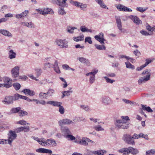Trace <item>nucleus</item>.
<instances>
[{
	"instance_id": "58836bf2",
	"label": "nucleus",
	"mask_w": 155,
	"mask_h": 155,
	"mask_svg": "<svg viewBox=\"0 0 155 155\" xmlns=\"http://www.w3.org/2000/svg\"><path fill=\"white\" fill-rule=\"evenodd\" d=\"M140 33L143 35L147 36L150 35H152L153 32H151L150 33L147 31H145L144 30H142L140 31Z\"/></svg>"
},
{
	"instance_id": "4be33fe9",
	"label": "nucleus",
	"mask_w": 155,
	"mask_h": 155,
	"mask_svg": "<svg viewBox=\"0 0 155 155\" xmlns=\"http://www.w3.org/2000/svg\"><path fill=\"white\" fill-rule=\"evenodd\" d=\"M46 145L55 146L56 145V141L52 139H47L45 142Z\"/></svg>"
},
{
	"instance_id": "f704fd0d",
	"label": "nucleus",
	"mask_w": 155,
	"mask_h": 155,
	"mask_svg": "<svg viewBox=\"0 0 155 155\" xmlns=\"http://www.w3.org/2000/svg\"><path fill=\"white\" fill-rule=\"evenodd\" d=\"M21 98L22 99H24L25 100L27 101H28L30 102V101H33V99L31 100L29 99L28 97L25 96H22L21 95H20L19 94V99Z\"/></svg>"
},
{
	"instance_id": "72a5a7b5",
	"label": "nucleus",
	"mask_w": 155,
	"mask_h": 155,
	"mask_svg": "<svg viewBox=\"0 0 155 155\" xmlns=\"http://www.w3.org/2000/svg\"><path fill=\"white\" fill-rule=\"evenodd\" d=\"M151 71L150 69H146L143 71L141 74L142 75H144L146 74V76H147L148 75H150V76L151 75L150 72Z\"/></svg>"
},
{
	"instance_id": "bf43d9fd",
	"label": "nucleus",
	"mask_w": 155,
	"mask_h": 155,
	"mask_svg": "<svg viewBox=\"0 0 155 155\" xmlns=\"http://www.w3.org/2000/svg\"><path fill=\"white\" fill-rule=\"evenodd\" d=\"M95 80V76H91L89 78V82L91 84L93 83Z\"/></svg>"
},
{
	"instance_id": "b1692460",
	"label": "nucleus",
	"mask_w": 155,
	"mask_h": 155,
	"mask_svg": "<svg viewBox=\"0 0 155 155\" xmlns=\"http://www.w3.org/2000/svg\"><path fill=\"white\" fill-rule=\"evenodd\" d=\"M43 10L44 11L45 15L48 14H53L54 13L53 10L52 9L49 8H44L43 9Z\"/></svg>"
},
{
	"instance_id": "4c0bfd02",
	"label": "nucleus",
	"mask_w": 155,
	"mask_h": 155,
	"mask_svg": "<svg viewBox=\"0 0 155 155\" xmlns=\"http://www.w3.org/2000/svg\"><path fill=\"white\" fill-rule=\"evenodd\" d=\"M12 85L16 91L19 90L21 86L20 84L18 83H15L13 84Z\"/></svg>"
},
{
	"instance_id": "39448f33",
	"label": "nucleus",
	"mask_w": 155,
	"mask_h": 155,
	"mask_svg": "<svg viewBox=\"0 0 155 155\" xmlns=\"http://www.w3.org/2000/svg\"><path fill=\"white\" fill-rule=\"evenodd\" d=\"M86 155H91L92 154L97 155H103L107 153V151L104 150H101L97 151H92L88 150H86Z\"/></svg>"
},
{
	"instance_id": "423d86ee",
	"label": "nucleus",
	"mask_w": 155,
	"mask_h": 155,
	"mask_svg": "<svg viewBox=\"0 0 155 155\" xmlns=\"http://www.w3.org/2000/svg\"><path fill=\"white\" fill-rule=\"evenodd\" d=\"M8 139L5 140V141H8V143L10 144L12 141L17 137V134L14 131L10 130L8 134Z\"/></svg>"
},
{
	"instance_id": "6e6d98bb",
	"label": "nucleus",
	"mask_w": 155,
	"mask_h": 155,
	"mask_svg": "<svg viewBox=\"0 0 155 155\" xmlns=\"http://www.w3.org/2000/svg\"><path fill=\"white\" fill-rule=\"evenodd\" d=\"M51 2L54 4H56L60 6V3L59 0H51Z\"/></svg>"
},
{
	"instance_id": "de8ad7c7",
	"label": "nucleus",
	"mask_w": 155,
	"mask_h": 155,
	"mask_svg": "<svg viewBox=\"0 0 155 155\" xmlns=\"http://www.w3.org/2000/svg\"><path fill=\"white\" fill-rule=\"evenodd\" d=\"M28 114V113L27 112L20 109L18 114L20 116H23L25 115H27Z\"/></svg>"
},
{
	"instance_id": "5fc2aeb1",
	"label": "nucleus",
	"mask_w": 155,
	"mask_h": 155,
	"mask_svg": "<svg viewBox=\"0 0 155 155\" xmlns=\"http://www.w3.org/2000/svg\"><path fill=\"white\" fill-rule=\"evenodd\" d=\"M87 42L89 44H91L92 41L91 39V38L90 37H87L85 38V42Z\"/></svg>"
},
{
	"instance_id": "f257e3e1",
	"label": "nucleus",
	"mask_w": 155,
	"mask_h": 155,
	"mask_svg": "<svg viewBox=\"0 0 155 155\" xmlns=\"http://www.w3.org/2000/svg\"><path fill=\"white\" fill-rule=\"evenodd\" d=\"M19 94H15L13 96H7L5 98V100L2 101V102L5 104H12L14 101H16L19 99Z\"/></svg>"
},
{
	"instance_id": "9b49d317",
	"label": "nucleus",
	"mask_w": 155,
	"mask_h": 155,
	"mask_svg": "<svg viewBox=\"0 0 155 155\" xmlns=\"http://www.w3.org/2000/svg\"><path fill=\"white\" fill-rule=\"evenodd\" d=\"M4 84H6V88H9L12 86V80L7 77H4L2 78Z\"/></svg>"
},
{
	"instance_id": "8fccbe9b",
	"label": "nucleus",
	"mask_w": 155,
	"mask_h": 155,
	"mask_svg": "<svg viewBox=\"0 0 155 155\" xmlns=\"http://www.w3.org/2000/svg\"><path fill=\"white\" fill-rule=\"evenodd\" d=\"M94 128L97 131H100L104 130V129L102 128L99 125L95 126L94 127Z\"/></svg>"
},
{
	"instance_id": "1a4fd4ad",
	"label": "nucleus",
	"mask_w": 155,
	"mask_h": 155,
	"mask_svg": "<svg viewBox=\"0 0 155 155\" xmlns=\"http://www.w3.org/2000/svg\"><path fill=\"white\" fill-rule=\"evenodd\" d=\"M115 18L118 29L121 32L124 33L125 30L122 28V23L120 16H115Z\"/></svg>"
},
{
	"instance_id": "79ce46f5",
	"label": "nucleus",
	"mask_w": 155,
	"mask_h": 155,
	"mask_svg": "<svg viewBox=\"0 0 155 155\" xmlns=\"http://www.w3.org/2000/svg\"><path fill=\"white\" fill-rule=\"evenodd\" d=\"M77 28L74 27H68L67 28V31L70 33H73L74 29H76Z\"/></svg>"
},
{
	"instance_id": "338daca9",
	"label": "nucleus",
	"mask_w": 155,
	"mask_h": 155,
	"mask_svg": "<svg viewBox=\"0 0 155 155\" xmlns=\"http://www.w3.org/2000/svg\"><path fill=\"white\" fill-rule=\"evenodd\" d=\"M122 121L125 122V123H128L127 121L129 120V117L128 116H122L121 117Z\"/></svg>"
},
{
	"instance_id": "680f3d73",
	"label": "nucleus",
	"mask_w": 155,
	"mask_h": 155,
	"mask_svg": "<svg viewBox=\"0 0 155 155\" xmlns=\"http://www.w3.org/2000/svg\"><path fill=\"white\" fill-rule=\"evenodd\" d=\"M147 9V8L146 9H143V8L142 7H137L136 8L137 10L140 12H143L145 11Z\"/></svg>"
},
{
	"instance_id": "e2e57ef3",
	"label": "nucleus",
	"mask_w": 155,
	"mask_h": 155,
	"mask_svg": "<svg viewBox=\"0 0 155 155\" xmlns=\"http://www.w3.org/2000/svg\"><path fill=\"white\" fill-rule=\"evenodd\" d=\"M17 124H20L22 125H25L26 124V122L24 120H21L18 121L17 122Z\"/></svg>"
},
{
	"instance_id": "20e7f679",
	"label": "nucleus",
	"mask_w": 155,
	"mask_h": 155,
	"mask_svg": "<svg viewBox=\"0 0 155 155\" xmlns=\"http://www.w3.org/2000/svg\"><path fill=\"white\" fill-rule=\"evenodd\" d=\"M123 139L126 143L132 145L135 144L134 137L129 134H126L124 135Z\"/></svg>"
},
{
	"instance_id": "aec40b11",
	"label": "nucleus",
	"mask_w": 155,
	"mask_h": 155,
	"mask_svg": "<svg viewBox=\"0 0 155 155\" xmlns=\"http://www.w3.org/2000/svg\"><path fill=\"white\" fill-rule=\"evenodd\" d=\"M0 33L9 37H12V35L11 33L5 29H0Z\"/></svg>"
},
{
	"instance_id": "7ed1b4c3",
	"label": "nucleus",
	"mask_w": 155,
	"mask_h": 155,
	"mask_svg": "<svg viewBox=\"0 0 155 155\" xmlns=\"http://www.w3.org/2000/svg\"><path fill=\"white\" fill-rule=\"evenodd\" d=\"M116 128L117 129H127L129 127V123H125V122L120 120H116L115 122Z\"/></svg>"
},
{
	"instance_id": "f03ea898",
	"label": "nucleus",
	"mask_w": 155,
	"mask_h": 155,
	"mask_svg": "<svg viewBox=\"0 0 155 155\" xmlns=\"http://www.w3.org/2000/svg\"><path fill=\"white\" fill-rule=\"evenodd\" d=\"M120 153H123V154H128L129 153L133 154H136L139 153L138 150L132 147H129L128 148H124L120 149L118 150Z\"/></svg>"
},
{
	"instance_id": "c03bdc74",
	"label": "nucleus",
	"mask_w": 155,
	"mask_h": 155,
	"mask_svg": "<svg viewBox=\"0 0 155 155\" xmlns=\"http://www.w3.org/2000/svg\"><path fill=\"white\" fill-rule=\"evenodd\" d=\"M104 37V34L102 32L100 33L98 35H95L94 36V38L97 40L98 41V40L100 39L101 38Z\"/></svg>"
},
{
	"instance_id": "ddd939ff",
	"label": "nucleus",
	"mask_w": 155,
	"mask_h": 155,
	"mask_svg": "<svg viewBox=\"0 0 155 155\" xmlns=\"http://www.w3.org/2000/svg\"><path fill=\"white\" fill-rule=\"evenodd\" d=\"M78 59L79 61L81 63L84 64L87 66H89L91 65V63L89 60L84 57H78Z\"/></svg>"
},
{
	"instance_id": "a211bd4d",
	"label": "nucleus",
	"mask_w": 155,
	"mask_h": 155,
	"mask_svg": "<svg viewBox=\"0 0 155 155\" xmlns=\"http://www.w3.org/2000/svg\"><path fill=\"white\" fill-rule=\"evenodd\" d=\"M36 151L39 153H48L50 155L52 153V151L51 150L43 148H40L37 149Z\"/></svg>"
},
{
	"instance_id": "2eb2a0df",
	"label": "nucleus",
	"mask_w": 155,
	"mask_h": 155,
	"mask_svg": "<svg viewBox=\"0 0 155 155\" xmlns=\"http://www.w3.org/2000/svg\"><path fill=\"white\" fill-rule=\"evenodd\" d=\"M150 79V75H147V76H144L141 77L138 80V84L140 85L142 84L143 83H144L146 81L149 80Z\"/></svg>"
},
{
	"instance_id": "6e6552de",
	"label": "nucleus",
	"mask_w": 155,
	"mask_h": 155,
	"mask_svg": "<svg viewBox=\"0 0 155 155\" xmlns=\"http://www.w3.org/2000/svg\"><path fill=\"white\" fill-rule=\"evenodd\" d=\"M19 69L20 68L19 66H16L12 69L11 73L13 78H16L19 76Z\"/></svg>"
},
{
	"instance_id": "5701e85b",
	"label": "nucleus",
	"mask_w": 155,
	"mask_h": 155,
	"mask_svg": "<svg viewBox=\"0 0 155 155\" xmlns=\"http://www.w3.org/2000/svg\"><path fill=\"white\" fill-rule=\"evenodd\" d=\"M115 7L119 11H125V6L120 4H116L115 5Z\"/></svg>"
},
{
	"instance_id": "2f4dec72",
	"label": "nucleus",
	"mask_w": 155,
	"mask_h": 155,
	"mask_svg": "<svg viewBox=\"0 0 155 155\" xmlns=\"http://www.w3.org/2000/svg\"><path fill=\"white\" fill-rule=\"evenodd\" d=\"M20 109H21V108L19 107L16 108H13L11 110V112L12 113H18L19 114Z\"/></svg>"
},
{
	"instance_id": "774afa93",
	"label": "nucleus",
	"mask_w": 155,
	"mask_h": 155,
	"mask_svg": "<svg viewBox=\"0 0 155 155\" xmlns=\"http://www.w3.org/2000/svg\"><path fill=\"white\" fill-rule=\"evenodd\" d=\"M80 30L83 32H87V28L85 26H81L80 27Z\"/></svg>"
},
{
	"instance_id": "052dcab7",
	"label": "nucleus",
	"mask_w": 155,
	"mask_h": 155,
	"mask_svg": "<svg viewBox=\"0 0 155 155\" xmlns=\"http://www.w3.org/2000/svg\"><path fill=\"white\" fill-rule=\"evenodd\" d=\"M73 4L76 6L80 8L81 5V3L77 1H73Z\"/></svg>"
},
{
	"instance_id": "6ab92c4d",
	"label": "nucleus",
	"mask_w": 155,
	"mask_h": 155,
	"mask_svg": "<svg viewBox=\"0 0 155 155\" xmlns=\"http://www.w3.org/2000/svg\"><path fill=\"white\" fill-rule=\"evenodd\" d=\"M46 104L52 105L54 106L59 107V106L61 105L62 103L61 102L57 101H49L47 102Z\"/></svg>"
},
{
	"instance_id": "bb28decb",
	"label": "nucleus",
	"mask_w": 155,
	"mask_h": 155,
	"mask_svg": "<svg viewBox=\"0 0 155 155\" xmlns=\"http://www.w3.org/2000/svg\"><path fill=\"white\" fill-rule=\"evenodd\" d=\"M77 142V143L84 145H88V143L87 142L86 138H83L81 140L78 141Z\"/></svg>"
},
{
	"instance_id": "f8f14e48",
	"label": "nucleus",
	"mask_w": 155,
	"mask_h": 155,
	"mask_svg": "<svg viewBox=\"0 0 155 155\" xmlns=\"http://www.w3.org/2000/svg\"><path fill=\"white\" fill-rule=\"evenodd\" d=\"M72 120L68 119H63L58 121V124L60 126L63 125H69L71 124Z\"/></svg>"
},
{
	"instance_id": "13d9d810",
	"label": "nucleus",
	"mask_w": 155,
	"mask_h": 155,
	"mask_svg": "<svg viewBox=\"0 0 155 155\" xmlns=\"http://www.w3.org/2000/svg\"><path fill=\"white\" fill-rule=\"evenodd\" d=\"M23 130V127H18L15 130V131H14L15 132V133H20Z\"/></svg>"
},
{
	"instance_id": "c756f323",
	"label": "nucleus",
	"mask_w": 155,
	"mask_h": 155,
	"mask_svg": "<svg viewBox=\"0 0 155 155\" xmlns=\"http://www.w3.org/2000/svg\"><path fill=\"white\" fill-rule=\"evenodd\" d=\"M96 48L99 50H105L106 49V47L104 45H99L97 44H95L94 45Z\"/></svg>"
},
{
	"instance_id": "ea45409f",
	"label": "nucleus",
	"mask_w": 155,
	"mask_h": 155,
	"mask_svg": "<svg viewBox=\"0 0 155 155\" xmlns=\"http://www.w3.org/2000/svg\"><path fill=\"white\" fill-rule=\"evenodd\" d=\"M125 64L127 68H131L132 69H134L135 68V67L134 65L131 64L129 62H126Z\"/></svg>"
},
{
	"instance_id": "e433bc0d",
	"label": "nucleus",
	"mask_w": 155,
	"mask_h": 155,
	"mask_svg": "<svg viewBox=\"0 0 155 155\" xmlns=\"http://www.w3.org/2000/svg\"><path fill=\"white\" fill-rule=\"evenodd\" d=\"M64 137L67 139L68 140H73L75 139V137L71 134V133L67 135H66Z\"/></svg>"
},
{
	"instance_id": "c9c22d12",
	"label": "nucleus",
	"mask_w": 155,
	"mask_h": 155,
	"mask_svg": "<svg viewBox=\"0 0 155 155\" xmlns=\"http://www.w3.org/2000/svg\"><path fill=\"white\" fill-rule=\"evenodd\" d=\"M21 98L22 99H24L25 100L27 101H28L30 102V101H33V99L31 100L29 99L28 97L25 96H22L21 95H20L19 94V99Z\"/></svg>"
},
{
	"instance_id": "4468645a",
	"label": "nucleus",
	"mask_w": 155,
	"mask_h": 155,
	"mask_svg": "<svg viewBox=\"0 0 155 155\" xmlns=\"http://www.w3.org/2000/svg\"><path fill=\"white\" fill-rule=\"evenodd\" d=\"M129 17L137 25H139L142 23L141 21L137 16L130 15Z\"/></svg>"
},
{
	"instance_id": "0e129e2a",
	"label": "nucleus",
	"mask_w": 155,
	"mask_h": 155,
	"mask_svg": "<svg viewBox=\"0 0 155 155\" xmlns=\"http://www.w3.org/2000/svg\"><path fill=\"white\" fill-rule=\"evenodd\" d=\"M42 73V70L40 69H38L36 70V74L38 77L40 76Z\"/></svg>"
},
{
	"instance_id": "473e14b6",
	"label": "nucleus",
	"mask_w": 155,
	"mask_h": 155,
	"mask_svg": "<svg viewBox=\"0 0 155 155\" xmlns=\"http://www.w3.org/2000/svg\"><path fill=\"white\" fill-rule=\"evenodd\" d=\"M84 39V36L82 35L80 36H78L74 38V40L76 42L83 41Z\"/></svg>"
},
{
	"instance_id": "dca6fc26",
	"label": "nucleus",
	"mask_w": 155,
	"mask_h": 155,
	"mask_svg": "<svg viewBox=\"0 0 155 155\" xmlns=\"http://www.w3.org/2000/svg\"><path fill=\"white\" fill-rule=\"evenodd\" d=\"M22 92L26 95H28L31 96H33L35 94V93L34 91L28 89H24L22 90Z\"/></svg>"
},
{
	"instance_id": "412c9836",
	"label": "nucleus",
	"mask_w": 155,
	"mask_h": 155,
	"mask_svg": "<svg viewBox=\"0 0 155 155\" xmlns=\"http://www.w3.org/2000/svg\"><path fill=\"white\" fill-rule=\"evenodd\" d=\"M62 133L63 134V136L65 137L67 135L71 134V132L68 127H64L62 130Z\"/></svg>"
},
{
	"instance_id": "9d476101",
	"label": "nucleus",
	"mask_w": 155,
	"mask_h": 155,
	"mask_svg": "<svg viewBox=\"0 0 155 155\" xmlns=\"http://www.w3.org/2000/svg\"><path fill=\"white\" fill-rule=\"evenodd\" d=\"M111 100L110 98L106 96H104L102 97L101 102L102 103L105 105H110L111 103Z\"/></svg>"
},
{
	"instance_id": "0eeeda50",
	"label": "nucleus",
	"mask_w": 155,
	"mask_h": 155,
	"mask_svg": "<svg viewBox=\"0 0 155 155\" xmlns=\"http://www.w3.org/2000/svg\"><path fill=\"white\" fill-rule=\"evenodd\" d=\"M58 45L62 48H67L68 47V42L65 39H58L56 41Z\"/></svg>"
},
{
	"instance_id": "cd10ccee",
	"label": "nucleus",
	"mask_w": 155,
	"mask_h": 155,
	"mask_svg": "<svg viewBox=\"0 0 155 155\" xmlns=\"http://www.w3.org/2000/svg\"><path fill=\"white\" fill-rule=\"evenodd\" d=\"M141 106H142V108L144 110H146L149 112L151 113L153 112V110L150 107H147L146 105H144L143 104H141Z\"/></svg>"
},
{
	"instance_id": "69168bd1",
	"label": "nucleus",
	"mask_w": 155,
	"mask_h": 155,
	"mask_svg": "<svg viewBox=\"0 0 155 155\" xmlns=\"http://www.w3.org/2000/svg\"><path fill=\"white\" fill-rule=\"evenodd\" d=\"M133 53L136 56L138 57H139L141 55L140 52L138 50L134 51Z\"/></svg>"
},
{
	"instance_id": "3c124183",
	"label": "nucleus",
	"mask_w": 155,
	"mask_h": 155,
	"mask_svg": "<svg viewBox=\"0 0 155 155\" xmlns=\"http://www.w3.org/2000/svg\"><path fill=\"white\" fill-rule=\"evenodd\" d=\"M120 58H125L127 60H130V61L132 62V61H134V59L131 58H130L129 57L127 56L126 55H120Z\"/></svg>"
},
{
	"instance_id": "f3484780",
	"label": "nucleus",
	"mask_w": 155,
	"mask_h": 155,
	"mask_svg": "<svg viewBox=\"0 0 155 155\" xmlns=\"http://www.w3.org/2000/svg\"><path fill=\"white\" fill-rule=\"evenodd\" d=\"M28 14V11L25 10L21 13L17 14L15 15V17L18 19H20L25 17Z\"/></svg>"
},
{
	"instance_id": "a18cd8bd",
	"label": "nucleus",
	"mask_w": 155,
	"mask_h": 155,
	"mask_svg": "<svg viewBox=\"0 0 155 155\" xmlns=\"http://www.w3.org/2000/svg\"><path fill=\"white\" fill-rule=\"evenodd\" d=\"M46 93H43L42 92H40L39 94V97L41 98H45L47 99L48 97Z\"/></svg>"
},
{
	"instance_id": "49530a36",
	"label": "nucleus",
	"mask_w": 155,
	"mask_h": 155,
	"mask_svg": "<svg viewBox=\"0 0 155 155\" xmlns=\"http://www.w3.org/2000/svg\"><path fill=\"white\" fill-rule=\"evenodd\" d=\"M104 78L106 80V82L107 83L112 84L115 81L114 80H111L106 76L104 77Z\"/></svg>"
},
{
	"instance_id": "393cba45",
	"label": "nucleus",
	"mask_w": 155,
	"mask_h": 155,
	"mask_svg": "<svg viewBox=\"0 0 155 155\" xmlns=\"http://www.w3.org/2000/svg\"><path fill=\"white\" fill-rule=\"evenodd\" d=\"M80 107L82 110L87 112H90L92 110V109L87 105H81Z\"/></svg>"
},
{
	"instance_id": "c85d7f7f",
	"label": "nucleus",
	"mask_w": 155,
	"mask_h": 155,
	"mask_svg": "<svg viewBox=\"0 0 155 155\" xmlns=\"http://www.w3.org/2000/svg\"><path fill=\"white\" fill-rule=\"evenodd\" d=\"M96 2L98 3L100 7L102 8H105L107 7L105 5L102 0H95Z\"/></svg>"
},
{
	"instance_id": "a878e982",
	"label": "nucleus",
	"mask_w": 155,
	"mask_h": 155,
	"mask_svg": "<svg viewBox=\"0 0 155 155\" xmlns=\"http://www.w3.org/2000/svg\"><path fill=\"white\" fill-rule=\"evenodd\" d=\"M9 55V58L10 59H12L16 57V53L13 51L12 50H11L9 51L8 53Z\"/></svg>"
},
{
	"instance_id": "603ef678",
	"label": "nucleus",
	"mask_w": 155,
	"mask_h": 155,
	"mask_svg": "<svg viewBox=\"0 0 155 155\" xmlns=\"http://www.w3.org/2000/svg\"><path fill=\"white\" fill-rule=\"evenodd\" d=\"M58 13L61 15H63L65 14L66 12L64 8H59L58 11Z\"/></svg>"
},
{
	"instance_id": "864d4df0",
	"label": "nucleus",
	"mask_w": 155,
	"mask_h": 155,
	"mask_svg": "<svg viewBox=\"0 0 155 155\" xmlns=\"http://www.w3.org/2000/svg\"><path fill=\"white\" fill-rule=\"evenodd\" d=\"M59 107V112L61 114H63L64 112V107L61 105Z\"/></svg>"
},
{
	"instance_id": "09e8293b",
	"label": "nucleus",
	"mask_w": 155,
	"mask_h": 155,
	"mask_svg": "<svg viewBox=\"0 0 155 155\" xmlns=\"http://www.w3.org/2000/svg\"><path fill=\"white\" fill-rule=\"evenodd\" d=\"M66 1L67 0H63L61 2V1L60 0V6L62 7H64L65 6L67 7L68 5L66 3Z\"/></svg>"
},
{
	"instance_id": "4d7b16f0",
	"label": "nucleus",
	"mask_w": 155,
	"mask_h": 155,
	"mask_svg": "<svg viewBox=\"0 0 155 155\" xmlns=\"http://www.w3.org/2000/svg\"><path fill=\"white\" fill-rule=\"evenodd\" d=\"M155 154V149H153L151 150H150L146 151V155H147L150 154Z\"/></svg>"
},
{
	"instance_id": "7c9ffc66",
	"label": "nucleus",
	"mask_w": 155,
	"mask_h": 155,
	"mask_svg": "<svg viewBox=\"0 0 155 155\" xmlns=\"http://www.w3.org/2000/svg\"><path fill=\"white\" fill-rule=\"evenodd\" d=\"M54 92L55 91L54 89L51 88H49L48 90V91L46 93L47 95H48L50 96H52L54 93Z\"/></svg>"
},
{
	"instance_id": "a19ab883",
	"label": "nucleus",
	"mask_w": 155,
	"mask_h": 155,
	"mask_svg": "<svg viewBox=\"0 0 155 155\" xmlns=\"http://www.w3.org/2000/svg\"><path fill=\"white\" fill-rule=\"evenodd\" d=\"M44 66L43 68V69L44 70H45L46 69L47 67H48L49 68L52 67L53 66V64H51L50 63L48 62L47 63H45L44 64Z\"/></svg>"
},
{
	"instance_id": "37998d69",
	"label": "nucleus",
	"mask_w": 155,
	"mask_h": 155,
	"mask_svg": "<svg viewBox=\"0 0 155 155\" xmlns=\"http://www.w3.org/2000/svg\"><path fill=\"white\" fill-rule=\"evenodd\" d=\"M72 88L70 87L69 88V90L67 91H64L63 92L64 93L66 96H69L70 95V94L72 93L73 91L71 90Z\"/></svg>"
}]
</instances>
